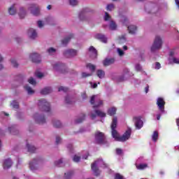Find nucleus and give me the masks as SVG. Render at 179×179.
<instances>
[{"label":"nucleus","instance_id":"e433bc0d","mask_svg":"<svg viewBox=\"0 0 179 179\" xmlns=\"http://www.w3.org/2000/svg\"><path fill=\"white\" fill-rule=\"evenodd\" d=\"M24 89L28 92V94H33L34 93V91L29 85L24 86Z\"/></svg>","mask_w":179,"mask_h":179},{"label":"nucleus","instance_id":"37998d69","mask_svg":"<svg viewBox=\"0 0 179 179\" xmlns=\"http://www.w3.org/2000/svg\"><path fill=\"white\" fill-rule=\"evenodd\" d=\"M47 51L50 55H52V54H54V52H55L57 51V50H55V48H50L48 49Z\"/></svg>","mask_w":179,"mask_h":179},{"label":"nucleus","instance_id":"de8ad7c7","mask_svg":"<svg viewBox=\"0 0 179 179\" xmlns=\"http://www.w3.org/2000/svg\"><path fill=\"white\" fill-rule=\"evenodd\" d=\"M29 83H30V85H36V80L34 78H33V77H31L29 80H28Z\"/></svg>","mask_w":179,"mask_h":179},{"label":"nucleus","instance_id":"f257e3e1","mask_svg":"<svg viewBox=\"0 0 179 179\" xmlns=\"http://www.w3.org/2000/svg\"><path fill=\"white\" fill-rule=\"evenodd\" d=\"M117 117H113L111 123L110 128L112 129V136L114 138L115 141L117 142H125L128 141L131 138V134H132V129L131 128H128L124 134L120 136L118 131L115 129L117 128Z\"/></svg>","mask_w":179,"mask_h":179},{"label":"nucleus","instance_id":"680f3d73","mask_svg":"<svg viewBox=\"0 0 179 179\" xmlns=\"http://www.w3.org/2000/svg\"><path fill=\"white\" fill-rule=\"evenodd\" d=\"M43 26H44V24H43V21L39 20L38 21V27L41 29V27H43Z\"/></svg>","mask_w":179,"mask_h":179},{"label":"nucleus","instance_id":"c85d7f7f","mask_svg":"<svg viewBox=\"0 0 179 179\" xmlns=\"http://www.w3.org/2000/svg\"><path fill=\"white\" fill-rule=\"evenodd\" d=\"M86 10H82L79 14L80 20H86Z\"/></svg>","mask_w":179,"mask_h":179},{"label":"nucleus","instance_id":"4c0bfd02","mask_svg":"<svg viewBox=\"0 0 179 179\" xmlns=\"http://www.w3.org/2000/svg\"><path fill=\"white\" fill-rule=\"evenodd\" d=\"M11 106H12V108L15 109V110H17V108H19V103L16 101H13L11 103Z\"/></svg>","mask_w":179,"mask_h":179},{"label":"nucleus","instance_id":"bf43d9fd","mask_svg":"<svg viewBox=\"0 0 179 179\" xmlns=\"http://www.w3.org/2000/svg\"><path fill=\"white\" fill-rule=\"evenodd\" d=\"M172 61H173V64H179V59L178 58L173 57Z\"/></svg>","mask_w":179,"mask_h":179},{"label":"nucleus","instance_id":"ddd939ff","mask_svg":"<svg viewBox=\"0 0 179 179\" xmlns=\"http://www.w3.org/2000/svg\"><path fill=\"white\" fill-rule=\"evenodd\" d=\"M41 162V158L37 157L34 158L32 162H29V167L31 170H36V167H37L38 163Z\"/></svg>","mask_w":179,"mask_h":179},{"label":"nucleus","instance_id":"58836bf2","mask_svg":"<svg viewBox=\"0 0 179 179\" xmlns=\"http://www.w3.org/2000/svg\"><path fill=\"white\" fill-rule=\"evenodd\" d=\"M87 68H89L92 72H94L96 71V66L92 64H87Z\"/></svg>","mask_w":179,"mask_h":179},{"label":"nucleus","instance_id":"864d4df0","mask_svg":"<svg viewBox=\"0 0 179 179\" xmlns=\"http://www.w3.org/2000/svg\"><path fill=\"white\" fill-rule=\"evenodd\" d=\"M110 18H111V17L110 16V15L108 14V13L106 12V13H105V18H104V20H105L106 21H107V20H110Z\"/></svg>","mask_w":179,"mask_h":179},{"label":"nucleus","instance_id":"a211bd4d","mask_svg":"<svg viewBox=\"0 0 179 179\" xmlns=\"http://www.w3.org/2000/svg\"><path fill=\"white\" fill-rule=\"evenodd\" d=\"M28 34L29 38L32 40H34V38L37 37V32L36 31V29H34L33 28H31L28 30Z\"/></svg>","mask_w":179,"mask_h":179},{"label":"nucleus","instance_id":"5fc2aeb1","mask_svg":"<svg viewBox=\"0 0 179 179\" xmlns=\"http://www.w3.org/2000/svg\"><path fill=\"white\" fill-rule=\"evenodd\" d=\"M35 76H36V78H41L43 76H44V74H43V73L38 72L35 73Z\"/></svg>","mask_w":179,"mask_h":179},{"label":"nucleus","instance_id":"7ed1b4c3","mask_svg":"<svg viewBox=\"0 0 179 179\" xmlns=\"http://www.w3.org/2000/svg\"><path fill=\"white\" fill-rule=\"evenodd\" d=\"M38 106L41 111H45V113H50V111H51L50 103L44 99H41L38 101Z\"/></svg>","mask_w":179,"mask_h":179},{"label":"nucleus","instance_id":"2f4dec72","mask_svg":"<svg viewBox=\"0 0 179 179\" xmlns=\"http://www.w3.org/2000/svg\"><path fill=\"white\" fill-rule=\"evenodd\" d=\"M148 167V164H141L139 165H136L137 170H145Z\"/></svg>","mask_w":179,"mask_h":179},{"label":"nucleus","instance_id":"b1692460","mask_svg":"<svg viewBox=\"0 0 179 179\" xmlns=\"http://www.w3.org/2000/svg\"><path fill=\"white\" fill-rule=\"evenodd\" d=\"M127 29L130 34H135V33H136L137 28L135 25H130L127 27Z\"/></svg>","mask_w":179,"mask_h":179},{"label":"nucleus","instance_id":"09e8293b","mask_svg":"<svg viewBox=\"0 0 179 179\" xmlns=\"http://www.w3.org/2000/svg\"><path fill=\"white\" fill-rule=\"evenodd\" d=\"M62 164V159H59V161H56L55 162V165L57 166V167H61Z\"/></svg>","mask_w":179,"mask_h":179},{"label":"nucleus","instance_id":"393cba45","mask_svg":"<svg viewBox=\"0 0 179 179\" xmlns=\"http://www.w3.org/2000/svg\"><path fill=\"white\" fill-rule=\"evenodd\" d=\"M86 120V115L85 113H82L80 117L76 120V124H81L82 122Z\"/></svg>","mask_w":179,"mask_h":179},{"label":"nucleus","instance_id":"6e6552de","mask_svg":"<svg viewBox=\"0 0 179 179\" xmlns=\"http://www.w3.org/2000/svg\"><path fill=\"white\" fill-rule=\"evenodd\" d=\"M34 118L36 124H45V117L44 115H39L38 113H36L34 115Z\"/></svg>","mask_w":179,"mask_h":179},{"label":"nucleus","instance_id":"c03bdc74","mask_svg":"<svg viewBox=\"0 0 179 179\" xmlns=\"http://www.w3.org/2000/svg\"><path fill=\"white\" fill-rule=\"evenodd\" d=\"M73 161L75 162L76 163H79V162H80V157L78 155H74Z\"/></svg>","mask_w":179,"mask_h":179},{"label":"nucleus","instance_id":"f3484780","mask_svg":"<svg viewBox=\"0 0 179 179\" xmlns=\"http://www.w3.org/2000/svg\"><path fill=\"white\" fill-rule=\"evenodd\" d=\"M95 38H96V40H100L102 43H107V37L103 34H96L95 35Z\"/></svg>","mask_w":179,"mask_h":179},{"label":"nucleus","instance_id":"4468645a","mask_svg":"<svg viewBox=\"0 0 179 179\" xmlns=\"http://www.w3.org/2000/svg\"><path fill=\"white\" fill-rule=\"evenodd\" d=\"M115 62V58L112 57V58H106L103 61V66H110V65H113Z\"/></svg>","mask_w":179,"mask_h":179},{"label":"nucleus","instance_id":"412c9836","mask_svg":"<svg viewBox=\"0 0 179 179\" xmlns=\"http://www.w3.org/2000/svg\"><path fill=\"white\" fill-rule=\"evenodd\" d=\"M107 113H108V115L113 117V115H115V114H117V108L112 107L110 108H108Z\"/></svg>","mask_w":179,"mask_h":179},{"label":"nucleus","instance_id":"a18cd8bd","mask_svg":"<svg viewBox=\"0 0 179 179\" xmlns=\"http://www.w3.org/2000/svg\"><path fill=\"white\" fill-rule=\"evenodd\" d=\"M69 3L71 6H76L78 5V0H69Z\"/></svg>","mask_w":179,"mask_h":179},{"label":"nucleus","instance_id":"603ef678","mask_svg":"<svg viewBox=\"0 0 179 179\" xmlns=\"http://www.w3.org/2000/svg\"><path fill=\"white\" fill-rule=\"evenodd\" d=\"M107 10H113L114 9L113 4H108L106 7Z\"/></svg>","mask_w":179,"mask_h":179},{"label":"nucleus","instance_id":"bb28decb","mask_svg":"<svg viewBox=\"0 0 179 179\" xmlns=\"http://www.w3.org/2000/svg\"><path fill=\"white\" fill-rule=\"evenodd\" d=\"M27 148L28 152H29V153H34V152H36V147L29 144V143H27Z\"/></svg>","mask_w":179,"mask_h":179},{"label":"nucleus","instance_id":"774afa93","mask_svg":"<svg viewBox=\"0 0 179 179\" xmlns=\"http://www.w3.org/2000/svg\"><path fill=\"white\" fill-rule=\"evenodd\" d=\"M176 6H178V8H179V0H175Z\"/></svg>","mask_w":179,"mask_h":179},{"label":"nucleus","instance_id":"6e6d98bb","mask_svg":"<svg viewBox=\"0 0 179 179\" xmlns=\"http://www.w3.org/2000/svg\"><path fill=\"white\" fill-rule=\"evenodd\" d=\"M136 70L137 71V72H141V71H142V66H140V64H136Z\"/></svg>","mask_w":179,"mask_h":179},{"label":"nucleus","instance_id":"69168bd1","mask_svg":"<svg viewBox=\"0 0 179 179\" xmlns=\"http://www.w3.org/2000/svg\"><path fill=\"white\" fill-rule=\"evenodd\" d=\"M124 80V76H122L120 78H119L118 80L119 82H123V80Z\"/></svg>","mask_w":179,"mask_h":179},{"label":"nucleus","instance_id":"2eb2a0df","mask_svg":"<svg viewBox=\"0 0 179 179\" xmlns=\"http://www.w3.org/2000/svg\"><path fill=\"white\" fill-rule=\"evenodd\" d=\"M53 68L55 69V71H60L61 73H65V72H66V70H64V71H62V69L65 68L62 64L57 63L53 65Z\"/></svg>","mask_w":179,"mask_h":179},{"label":"nucleus","instance_id":"13d9d810","mask_svg":"<svg viewBox=\"0 0 179 179\" xmlns=\"http://www.w3.org/2000/svg\"><path fill=\"white\" fill-rule=\"evenodd\" d=\"M116 154L118 155H122V150L121 148L116 149Z\"/></svg>","mask_w":179,"mask_h":179},{"label":"nucleus","instance_id":"49530a36","mask_svg":"<svg viewBox=\"0 0 179 179\" xmlns=\"http://www.w3.org/2000/svg\"><path fill=\"white\" fill-rule=\"evenodd\" d=\"M92 73H87L85 72H83L81 74L82 78H89V76H92Z\"/></svg>","mask_w":179,"mask_h":179},{"label":"nucleus","instance_id":"f8f14e48","mask_svg":"<svg viewBox=\"0 0 179 179\" xmlns=\"http://www.w3.org/2000/svg\"><path fill=\"white\" fill-rule=\"evenodd\" d=\"M29 58L31 59L32 62L35 64H40L41 62V57L38 53H32L29 56Z\"/></svg>","mask_w":179,"mask_h":179},{"label":"nucleus","instance_id":"20e7f679","mask_svg":"<svg viewBox=\"0 0 179 179\" xmlns=\"http://www.w3.org/2000/svg\"><path fill=\"white\" fill-rule=\"evenodd\" d=\"M97 162H101L103 164V169H107L108 167V164H106L103 159H98L97 161L94 162L91 165V169L92 171L94 173L95 176H99L100 175V171L99 170V168L97 167Z\"/></svg>","mask_w":179,"mask_h":179},{"label":"nucleus","instance_id":"473e14b6","mask_svg":"<svg viewBox=\"0 0 179 179\" xmlns=\"http://www.w3.org/2000/svg\"><path fill=\"white\" fill-rule=\"evenodd\" d=\"M152 138L154 142H157V139H159V132H157V131H154Z\"/></svg>","mask_w":179,"mask_h":179},{"label":"nucleus","instance_id":"0e129e2a","mask_svg":"<svg viewBox=\"0 0 179 179\" xmlns=\"http://www.w3.org/2000/svg\"><path fill=\"white\" fill-rule=\"evenodd\" d=\"M94 97H96V96L94 95L91 97V99H90L91 104H94Z\"/></svg>","mask_w":179,"mask_h":179},{"label":"nucleus","instance_id":"cd10ccee","mask_svg":"<svg viewBox=\"0 0 179 179\" xmlns=\"http://www.w3.org/2000/svg\"><path fill=\"white\" fill-rule=\"evenodd\" d=\"M96 75L98 78H99L100 79H103V78L106 76V72H104V71L103 70H97Z\"/></svg>","mask_w":179,"mask_h":179},{"label":"nucleus","instance_id":"aec40b11","mask_svg":"<svg viewBox=\"0 0 179 179\" xmlns=\"http://www.w3.org/2000/svg\"><path fill=\"white\" fill-rule=\"evenodd\" d=\"M73 38V34H71L69 36L64 38L63 40H62V44L63 45H66L70 41L71 39Z\"/></svg>","mask_w":179,"mask_h":179},{"label":"nucleus","instance_id":"a878e982","mask_svg":"<svg viewBox=\"0 0 179 179\" xmlns=\"http://www.w3.org/2000/svg\"><path fill=\"white\" fill-rule=\"evenodd\" d=\"M89 51L92 54V55H94V58H97V50H96L94 47L90 46L89 48Z\"/></svg>","mask_w":179,"mask_h":179},{"label":"nucleus","instance_id":"ea45409f","mask_svg":"<svg viewBox=\"0 0 179 179\" xmlns=\"http://www.w3.org/2000/svg\"><path fill=\"white\" fill-rule=\"evenodd\" d=\"M100 106H103V101L99 100L98 102L96 101V103L94 105L93 108H99Z\"/></svg>","mask_w":179,"mask_h":179},{"label":"nucleus","instance_id":"1a4fd4ad","mask_svg":"<svg viewBox=\"0 0 179 179\" xmlns=\"http://www.w3.org/2000/svg\"><path fill=\"white\" fill-rule=\"evenodd\" d=\"M29 10L34 16H38L40 15V8L36 4H31Z\"/></svg>","mask_w":179,"mask_h":179},{"label":"nucleus","instance_id":"f03ea898","mask_svg":"<svg viewBox=\"0 0 179 179\" xmlns=\"http://www.w3.org/2000/svg\"><path fill=\"white\" fill-rule=\"evenodd\" d=\"M94 139L96 145H108L106 134L101 131H96L94 133Z\"/></svg>","mask_w":179,"mask_h":179},{"label":"nucleus","instance_id":"4be33fe9","mask_svg":"<svg viewBox=\"0 0 179 179\" xmlns=\"http://www.w3.org/2000/svg\"><path fill=\"white\" fill-rule=\"evenodd\" d=\"M52 92L51 87H46L41 91V94H50Z\"/></svg>","mask_w":179,"mask_h":179},{"label":"nucleus","instance_id":"a19ab883","mask_svg":"<svg viewBox=\"0 0 179 179\" xmlns=\"http://www.w3.org/2000/svg\"><path fill=\"white\" fill-rule=\"evenodd\" d=\"M69 90V89H68V87L63 86H60L58 90L59 92H64V93H66V92H68Z\"/></svg>","mask_w":179,"mask_h":179},{"label":"nucleus","instance_id":"39448f33","mask_svg":"<svg viewBox=\"0 0 179 179\" xmlns=\"http://www.w3.org/2000/svg\"><path fill=\"white\" fill-rule=\"evenodd\" d=\"M163 44V41H162V38L159 36H156L154 41V43L151 47V52H155L157 50H160L162 48V45Z\"/></svg>","mask_w":179,"mask_h":179},{"label":"nucleus","instance_id":"9d476101","mask_svg":"<svg viewBox=\"0 0 179 179\" xmlns=\"http://www.w3.org/2000/svg\"><path fill=\"white\" fill-rule=\"evenodd\" d=\"M96 117H101V118H104V117H106V113L100 110H96L95 113H91L90 117L92 120H94Z\"/></svg>","mask_w":179,"mask_h":179},{"label":"nucleus","instance_id":"5701e85b","mask_svg":"<svg viewBox=\"0 0 179 179\" xmlns=\"http://www.w3.org/2000/svg\"><path fill=\"white\" fill-rule=\"evenodd\" d=\"M8 131L10 134H12V135H17V134H19V131L16 129L15 126H11L10 127H8Z\"/></svg>","mask_w":179,"mask_h":179},{"label":"nucleus","instance_id":"3c124183","mask_svg":"<svg viewBox=\"0 0 179 179\" xmlns=\"http://www.w3.org/2000/svg\"><path fill=\"white\" fill-rule=\"evenodd\" d=\"M65 102L66 104H72V101L70 100L69 96H66Z\"/></svg>","mask_w":179,"mask_h":179},{"label":"nucleus","instance_id":"e2e57ef3","mask_svg":"<svg viewBox=\"0 0 179 179\" xmlns=\"http://www.w3.org/2000/svg\"><path fill=\"white\" fill-rule=\"evenodd\" d=\"M61 142V137L56 136V145H58Z\"/></svg>","mask_w":179,"mask_h":179},{"label":"nucleus","instance_id":"338daca9","mask_svg":"<svg viewBox=\"0 0 179 179\" xmlns=\"http://www.w3.org/2000/svg\"><path fill=\"white\" fill-rule=\"evenodd\" d=\"M145 93H148L149 92V85H147V87H145Z\"/></svg>","mask_w":179,"mask_h":179},{"label":"nucleus","instance_id":"8fccbe9b","mask_svg":"<svg viewBox=\"0 0 179 179\" xmlns=\"http://www.w3.org/2000/svg\"><path fill=\"white\" fill-rule=\"evenodd\" d=\"M115 179H124V176H122L121 174L120 173H116L115 175Z\"/></svg>","mask_w":179,"mask_h":179},{"label":"nucleus","instance_id":"dca6fc26","mask_svg":"<svg viewBox=\"0 0 179 179\" xmlns=\"http://www.w3.org/2000/svg\"><path fill=\"white\" fill-rule=\"evenodd\" d=\"M135 125L137 129H141L143 127V122L141 120V117H135Z\"/></svg>","mask_w":179,"mask_h":179},{"label":"nucleus","instance_id":"f704fd0d","mask_svg":"<svg viewBox=\"0 0 179 179\" xmlns=\"http://www.w3.org/2000/svg\"><path fill=\"white\" fill-rule=\"evenodd\" d=\"M53 127H55V128H61L62 127V124L59 120H56L53 122Z\"/></svg>","mask_w":179,"mask_h":179},{"label":"nucleus","instance_id":"6ab92c4d","mask_svg":"<svg viewBox=\"0 0 179 179\" xmlns=\"http://www.w3.org/2000/svg\"><path fill=\"white\" fill-rule=\"evenodd\" d=\"M12 167V160L10 159H7L3 162V168L4 169H10Z\"/></svg>","mask_w":179,"mask_h":179},{"label":"nucleus","instance_id":"c9c22d12","mask_svg":"<svg viewBox=\"0 0 179 179\" xmlns=\"http://www.w3.org/2000/svg\"><path fill=\"white\" fill-rule=\"evenodd\" d=\"M109 29L110 30H116L117 29V24L114 22V21H111L109 25Z\"/></svg>","mask_w":179,"mask_h":179},{"label":"nucleus","instance_id":"4d7b16f0","mask_svg":"<svg viewBox=\"0 0 179 179\" xmlns=\"http://www.w3.org/2000/svg\"><path fill=\"white\" fill-rule=\"evenodd\" d=\"M117 52L120 57H122V55H124V50L122 49L117 48Z\"/></svg>","mask_w":179,"mask_h":179},{"label":"nucleus","instance_id":"052dcab7","mask_svg":"<svg viewBox=\"0 0 179 179\" xmlns=\"http://www.w3.org/2000/svg\"><path fill=\"white\" fill-rule=\"evenodd\" d=\"M156 69H160L162 68V65L159 62H155V67Z\"/></svg>","mask_w":179,"mask_h":179},{"label":"nucleus","instance_id":"7c9ffc66","mask_svg":"<svg viewBox=\"0 0 179 179\" xmlns=\"http://www.w3.org/2000/svg\"><path fill=\"white\" fill-rule=\"evenodd\" d=\"M74 173L75 172H73V171H70L64 173V177L66 179H71V178L72 177V176H73Z\"/></svg>","mask_w":179,"mask_h":179},{"label":"nucleus","instance_id":"72a5a7b5","mask_svg":"<svg viewBox=\"0 0 179 179\" xmlns=\"http://www.w3.org/2000/svg\"><path fill=\"white\" fill-rule=\"evenodd\" d=\"M8 13L10 15H16V8H15V5H13L10 8H8Z\"/></svg>","mask_w":179,"mask_h":179},{"label":"nucleus","instance_id":"423d86ee","mask_svg":"<svg viewBox=\"0 0 179 179\" xmlns=\"http://www.w3.org/2000/svg\"><path fill=\"white\" fill-rule=\"evenodd\" d=\"M64 55L66 58H72L78 55V50L74 49H68L64 52Z\"/></svg>","mask_w":179,"mask_h":179},{"label":"nucleus","instance_id":"c756f323","mask_svg":"<svg viewBox=\"0 0 179 179\" xmlns=\"http://www.w3.org/2000/svg\"><path fill=\"white\" fill-rule=\"evenodd\" d=\"M19 16L20 19H24V16H26V11L24 10V8H21L20 9Z\"/></svg>","mask_w":179,"mask_h":179},{"label":"nucleus","instance_id":"79ce46f5","mask_svg":"<svg viewBox=\"0 0 179 179\" xmlns=\"http://www.w3.org/2000/svg\"><path fill=\"white\" fill-rule=\"evenodd\" d=\"M11 64L14 68H17V66H19L17 62H16V59H11Z\"/></svg>","mask_w":179,"mask_h":179},{"label":"nucleus","instance_id":"0eeeda50","mask_svg":"<svg viewBox=\"0 0 179 179\" xmlns=\"http://www.w3.org/2000/svg\"><path fill=\"white\" fill-rule=\"evenodd\" d=\"M157 106L161 113H164V106H166V101L162 97H159L157 100Z\"/></svg>","mask_w":179,"mask_h":179},{"label":"nucleus","instance_id":"9b49d317","mask_svg":"<svg viewBox=\"0 0 179 179\" xmlns=\"http://www.w3.org/2000/svg\"><path fill=\"white\" fill-rule=\"evenodd\" d=\"M29 58L31 59L32 62L35 64H40L41 62V57L38 53H32L29 56Z\"/></svg>","mask_w":179,"mask_h":179}]
</instances>
